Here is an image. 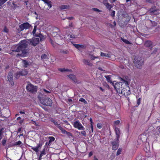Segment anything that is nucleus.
<instances>
[{
    "instance_id": "1",
    "label": "nucleus",
    "mask_w": 160,
    "mask_h": 160,
    "mask_svg": "<svg viewBox=\"0 0 160 160\" xmlns=\"http://www.w3.org/2000/svg\"><path fill=\"white\" fill-rule=\"evenodd\" d=\"M28 45L25 41L22 42L18 46H15L13 50H12L13 52H21V53H18L17 54L16 56H20L21 57H24L27 56L28 51L27 49Z\"/></svg>"
},
{
    "instance_id": "2",
    "label": "nucleus",
    "mask_w": 160,
    "mask_h": 160,
    "mask_svg": "<svg viewBox=\"0 0 160 160\" xmlns=\"http://www.w3.org/2000/svg\"><path fill=\"white\" fill-rule=\"evenodd\" d=\"M120 80L123 81L125 83V87H123L122 90V92L120 93V94H122L125 96H127L129 94L131 93L129 87L128 86V82L127 81H126L125 80L121 78H119Z\"/></svg>"
},
{
    "instance_id": "3",
    "label": "nucleus",
    "mask_w": 160,
    "mask_h": 160,
    "mask_svg": "<svg viewBox=\"0 0 160 160\" xmlns=\"http://www.w3.org/2000/svg\"><path fill=\"white\" fill-rule=\"evenodd\" d=\"M124 83L122 82H117L112 83V85L114 87L115 89L116 90L117 93L120 94V93L122 92V90L124 87L123 85Z\"/></svg>"
},
{
    "instance_id": "4",
    "label": "nucleus",
    "mask_w": 160,
    "mask_h": 160,
    "mask_svg": "<svg viewBox=\"0 0 160 160\" xmlns=\"http://www.w3.org/2000/svg\"><path fill=\"white\" fill-rule=\"evenodd\" d=\"M27 91L31 93H35L37 91V87L32 84L30 82H28V85L26 87Z\"/></svg>"
},
{
    "instance_id": "5",
    "label": "nucleus",
    "mask_w": 160,
    "mask_h": 160,
    "mask_svg": "<svg viewBox=\"0 0 160 160\" xmlns=\"http://www.w3.org/2000/svg\"><path fill=\"white\" fill-rule=\"evenodd\" d=\"M144 59L141 57H138L135 58L134 63L136 67L138 68H141L143 64Z\"/></svg>"
},
{
    "instance_id": "6",
    "label": "nucleus",
    "mask_w": 160,
    "mask_h": 160,
    "mask_svg": "<svg viewBox=\"0 0 160 160\" xmlns=\"http://www.w3.org/2000/svg\"><path fill=\"white\" fill-rule=\"evenodd\" d=\"M49 56L48 52L42 54L41 56V63H42V62L43 63L46 64L49 59Z\"/></svg>"
},
{
    "instance_id": "7",
    "label": "nucleus",
    "mask_w": 160,
    "mask_h": 160,
    "mask_svg": "<svg viewBox=\"0 0 160 160\" xmlns=\"http://www.w3.org/2000/svg\"><path fill=\"white\" fill-rule=\"evenodd\" d=\"M31 26L28 22H25L22 24L19 27V29L20 31H22L24 29H29Z\"/></svg>"
},
{
    "instance_id": "8",
    "label": "nucleus",
    "mask_w": 160,
    "mask_h": 160,
    "mask_svg": "<svg viewBox=\"0 0 160 160\" xmlns=\"http://www.w3.org/2000/svg\"><path fill=\"white\" fill-rule=\"evenodd\" d=\"M41 102L43 105L48 106H51L52 103V100L49 98H47L43 100L41 99Z\"/></svg>"
},
{
    "instance_id": "9",
    "label": "nucleus",
    "mask_w": 160,
    "mask_h": 160,
    "mask_svg": "<svg viewBox=\"0 0 160 160\" xmlns=\"http://www.w3.org/2000/svg\"><path fill=\"white\" fill-rule=\"evenodd\" d=\"M49 29L52 32V35L53 36H55L58 32H60L59 29L55 27H51Z\"/></svg>"
},
{
    "instance_id": "10",
    "label": "nucleus",
    "mask_w": 160,
    "mask_h": 160,
    "mask_svg": "<svg viewBox=\"0 0 160 160\" xmlns=\"http://www.w3.org/2000/svg\"><path fill=\"white\" fill-rule=\"evenodd\" d=\"M30 44L34 46H36L38 44L39 41V39L38 38L33 37L32 39L29 40Z\"/></svg>"
},
{
    "instance_id": "11",
    "label": "nucleus",
    "mask_w": 160,
    "mask_h": 160,
    "mask_svg": "<svg viewBox=\"0 0 160 160\" xmlns=\"http://www.w3.org/2000/svg\"><path fill=\"white\" fill-rule=\"evenodd\" d=\"M73 125L75 128H78L79 130L84 129V127L78 121H76L74 122Z\"/></svg>"
},
{
    "instance_id": "12",
    "label": "nucleus",
    "mask_w": 160,
    "mask_h": 160,
    "mask_svg": "<svg viewBox=\"0 0 160 160\" xmlns=\"http://www.w3.org/2000/svg\"><path fill=\"white\" fill-rule=\"evenodd\" d=\"M8 79L11 85L13 86L14 85V82L13 79V74L12 72H9L8 76Z\"/></svg>"
},
{
    "instance_id": "13",
    "label": "nucleus",
    "mask_w": 160,
    "mask_h": 160,
    "mask_svg": "<svg viewBox=\"0 0 160 160\" xmlns=\"http://www.w3.org/2000/svg\"><path fill=\"white\" fill-rule=\"evenodd\" d=\"M68 77L72 80L75 83H79V81L76 78V76L73 74H70L68 75Z\"/></svg>"
},
{
    "instance_id": "14",
    "label": "nucleus",
    "mask_w": 160,
    "mask_h": 160,
    "mask_svg": "<svg viewBox=\"0 0 160 160\" xmlns=\"http://www.w3.org/2000/svg\"><path fill=\"white\" fill-rule=\"evenodd\" d=\"M111 143L112 145V149L116 150L117 149L119 146V141L115 140L112 142Z\"/></svg>"
},
{
    "instance_id": "15",
    "label": "nucleus",
    "mask_w": 160,
    "mask_h": 160,
    "mask_svg": "<svg viewBox=\"0 0 160 160\" xmlns=\"http://www.w3.org/2000/svg\"><path fill=\"white\" fill-rule=\"evenodd\" d=\"M115 130L116 137L115 140L119 141V138L120 135L121 134L120 130L118 128H116Z\"/></svg>"
},
{
    "instance_id": "16",
    "label": "nucleus",
    "mask_w": 160,
    "mask_h": 160,
    "mask_svg": "<svg viewBox=\"0 0 160 160\" xmlns=\"http://www.w3.org/2000/svg\"><path fill=\"white\" fill-rule=\"evenodd\" d=\"M47 34L45 31H43L41 32V42L44 41L46 38Z\"/></svg>"
},
{
    "instance_id": "17",
    "label": "nucleus",
    "mask_w": 160,
    "mask_h": 160,
    "mask_svg": "<svg viewBox=\"0 0 160 160\" xmlns=\"http://www.w3.org/2000/svg\"><path fill=\"white\" fill-rule=\"evenodd\" d=\"M45 4H46L50 8L52 7V5L51 4V2L49 0H42Z\"/></svg>"
},
{
    "instance_id": "18",
    "label": "nucleus",
    "mask_w": 160,
    "mask_h": 160,
    "mask_svg": "<svg viewBox=\"0 0 160 160\" xmlns=\"http://www.w3.org/2000/svg\"><path fill=\"white\" fill-rule=\"evenodd\" d=\"M148 12L151 15L157 14V10L156 9L152 8L149 10L148 11Z\"/></svg>"
},
{
    "instance_id": "19",
    "label": "nucleus",
    "mask_w": 160,
    "mask_h": 160,
    "mask_svg": "<svg viewBox=\"0 0 160 160\" xmlns=\"http://www.w3.org/2000/svg\"><path fill=\"white\" fill-rule=\"evenodd\" d=\"M37 29V26H34V28L32 32V33L33 36L36 37H38L40 38V33H38V34H36V31Z\"/></svg>"
},
{
    "instance_id": "20",
    "label": "nucleus",
    "mask_w": 160,
    "mask_h": 160,
    "mask_svg": "<svg viewBox=\"0 0 160 160\" xmlns=\"http://www.w3.org/2000/svg\"><path fill=\"white\" fill-rule=\"evenodd\" d=\"M144 45L146 47L152 48V42L150 41H147L145 42Z\"/></svg>"
},
{
    "instance_id": "21",
    "label": "nucleus",
    "mask_w": 160,
    "mask_h": 160,
    "mask_svg": "<svg viewBox=\"0 0 160 160\" xmlns=\"http://www.w3.org/2000/svg\"><path fill=\"white\" fill-rule=\"evenodd\" d=\"M82 62L85 64L89 66H92V63L90 62V61L88 60L84 59L83 60Z\"/></svg>"
},
{
    "instance_id": "22",
    "label": "nucleus",
    "mask_w": 160,
    "mask_h": 160,
    "mask_svg": "<svg viewBox=\"0 0 160 160\" xmlns=\"http://www.w3.org/2000/svg\"><path fill=\"white\" fill-rule=\"evenodd\" d=\"M19 72L21 76H25L28 74V72L25 69L22 70Z\"/></svg>"
},
{
    "instance_id": "23",
    "label": "nucleus",
    "mask_w": 160,
    "mask_h": 160,
    "mask_svg": "<svg viewBox=\"0 0 160 160\" xmlns=\"http://www.w3.org/2000/svg\"><path fill=\"white\" fill-rule=\"evenodd\" d=\"M40 147V144L39 143L38 146L34 147H30L33 150L36 152H38V148Z\"/></svg>"
},
{
    "instance_id": "24",
    "label": "nucleus",
    "mask_w": 160,
    "mask_h": 160,
    "mask_svg": "<svg viewBox=\"0 0 160 160\" xmlns=\"http://www.w3.org/2000/svg\"><path fill=\"white\" fill-rule=\"evenodd\" d=\"M105 77L106 78L107 81L108 82H109L111 83H112V85L113 83H114V82H116V81H114L113 82L111 80V77L110 75L105 76Z\"/></svg>"
},
{
    "instance_id": "25",
    "label": "nucleus",
    "mask_w": 160,
    "mask_h": 160,
    "mask_svg": "<svg viewBox=\"0 0 160 160\" xmlns=\"http://www.w3.org/2000/svg\"><path fill=\"white\" fill-rule=\"evenodd\" d=\"M57 38L58 39V41H57V42L58 43H60L61 42V41H62L64 40V38L62 37H61L59 35H58L57 36Z\"/></svg>"
},
{
    "instance_id": "26",
    "label": "nucleus",
    "mask_w": 160,
    "mask_h": 160,
    "mask_svg": "<svg viewBox=\"0 0 160 160\" xmlns=\"http://www.w3.org/2000/svg\"><path fill=\"white\" fill-rule=\"evenodd\" d=\"M105 6L107 8L109 9V11H112L111 8L112 7V6L111 4H110L109 3H108Z\"/></svg>"
},
{
    "instance_id": "27",
    "label": "nucleus",
    "mask_w": 160,
    "mask_h": 160,
    "mask_svg": "<svg viewBox=\"0 0 160 160\" xmlns=\"http://www.w3.org/2000/svg\"><path fill=\"white\" fill-rule=\"evenodd\" d=\"M100 55L102 57L104 56L108 58H110V55L109 54L105 53L102 52H101Z\"/></svg>"
},
{
    "instance_id": "28",
    "label": "nucleus",
    "mask_w": 160,
    "mask_h": 160,
    "mask_svg": "<svg viewBox=\"0 0 160 160\" xmlns=\"http://www.w3.org/2000/svg\"><path fill=\"white\" fill-rule=\"evenodd\" d=\"M22 62L23 63L24 67L25 68L28 67V66L29 65L28 62L26 60H23Z\"/></svg>"
},
{
    "instance_id": "29",
    "label": "nucleus",
    "mask_w": 160,
    "mask_h": 160,
    "mask_svg": "<svg viewBox=\"0 0 160 160\" xmlns=\"http://www.w3.org/2000/svg\"><path fill=\"white\" fill-rule=\"evenodd\" d=\"M58 128L61 130L62 132L63 133H68V132L66 131L65 130H64L63 128H62L60 126H58Z\"/></svg>"
},
{
    "instance_id": "30",
    "label": "nucleus",
    "mask_w": 160,
    "mask_h": 160,
    "mask_svg": "<svg viewBox=\"0 0 160 160\" xmlns=\"http://www.w3.org/2000/svg\"><path fill=\"white\" fill-rule=\"evenodd\" d=\"M51 43L53 47L55 48H58V46L59 45L57 43H56L52 41L51 40Z\"/></svg>"
},
{
    "instance_id": "31",
    "label": "nucleus",
    "mask_w": 160,
    "mask_h": 160,
    "mask_svg": "<svg viewBox=\"0 0 160 160\" xmlns=\"http://www.w3.org/2000/svg\"><path fill=\"white\" fill-rule=\"evenodd\" d=\"M17 120L18 121H19L18 122L21 124H22L24 122V120L22 119L20 117H18V118L17 119Z\"/></svg>"
},
{
    "instance_id": "32",
    "label": "nucleus",
    "mask_w": 160,
    "mask_h": 160,
    "mask_svg": "<svg viewBox=\"0 0 160 160\" xmlns=\"http://www.w3.org/2000/svg\"><path fill=\"white\" fill-rule=\"evenodd\" d=\"M68 7V6L67 5H62L60 7V8L61 9H67Z\"/></svg>"
},
{
    "instance_id": "33",
    "label": "nucleus",
    "mask_w": 160,
    "mask_h": 160,
    "mask_svg": "<svg viewBox=\"0 0 160 160\" xmlns=\"http://www.w3.org/2000/svg\"><path fill=\"white\" fill-rule=\"evenodd\" d=\"M49 143L51 142H52L54 141L55 140V138L53 137H49Z\"/></svg>"
},
{
    "instance_id": "34",
    "label": "nucleus",
    "mask_w": 160,
    "mask_h": 160,
    "mask_svg": "<svg viewBox=\"0 0 160 160\" xmlns=\"http://www.w3.org/2000/svg\"><path fill=\"white\" fill-rule=\"evenodd\" d=\"M122 39L123 42H124V43H126L127 44H131V43L128 40H127L126 39H122Z\"/></svg>"
},
{
    "instance_id": "35",
    "label": "nucleus",
    "mask_w": 160,
    "mask_h": 160,
    "mask_svg": "<svg viewBox=\"0 0 160 160\" xmlns=\"http://www.w3.org/2000/svg\"><path fill=\"white\" fill-rule=\"evenodd\" d=\"M43 90L44 92L45 93L48 94V93H50V90L48 89V90H47L45 89H43Z\"/></svg>"
},
{
    "instance_id": "36",
    "label": "nucleus",
    "mask_w": 160,
    "mask_h": 160,
    "mask_svg": "<svg viewBox=\"0 0 160 160\" xmlns=\"http://www.w3.org/2000/svg\"><path fill=\"white\" fill-rule=\"evenodd\" d=\"M60 52L62 53L67 54L68 52V51L67 50H60Z\"/></svg>"
},
{
    "instance_id": "37",
    "label": "nucleus",
    "mask_w": 160,
    "mask_h": 160,
    "mask_svg": "<svg viewBox=\"0 0 160 160\" xmlns=\"http://www.w3.org/2000/svg\"><path fill=\"white\" fill-rule=\"evenodd\" d=\"M21 76L19 72H18L15 74V77L16 78L18 79L19 77Z\"/></svg>"
},
{
    "instance_id": "38",
    "label": "nucleus",
    "mask_w": 160,
    "mask_h": 160,
    "mask_svg": "<svg viewBox=\"0 0 160 160\" xmlns=\"http://www.w3.org/2000/svg\"><path fill=\"white\" fill-rule=\"evenodd\" d=\"M22 143V142L20 141H18L17 142H15L14 145L15 146H19L20 144Z\"/></svg>"
},
{
    "instance_id": "39",
    "label": "nucleus",
    "mask_w": 160,
    "mask_h": 160,
    "mask_svg": "<svg viewBox=\"0 0 160 160\" xmlns=\"http://www.w3.org/2000/svg\"><path fill=\"white\" fill-rule=\"evenodd\" d=\"M115 12V11L113 10L112 11V12H111L110 14V15L112 17V18L114 17Z\"/></svg>"
},
{
    "instance_id": "40",
    "label": "nucleus",
    "mask_w": 160,
    "mask_h": 160,
    "mask_svg": "<svg viewBox=\"0 0 160 160\" xmlns=\"http://www.w3.org/2000/svg\"><path fill=\"white\" fill-rule=\"evenodd\" d=\"M150 22L153 26H157V23L155 21H152L151 20L150 21Z\"/></svg>"
},
{
    "instance_id": "41",
    "label": "nucleus",
    "mask_w": 160,
    "mask_h": 160,
    "mask_svg": "<svg viewBox=\"0 0 160 160\" xmlns=\"http://www.w3.org/2000/svg\"><path fill=\"white\" fill-rule=\"evenodd\" d=\"M6 139H3L2 140V144L3 146H5L6 145Z\"/></svg>"
},
{
    "instance_id": "42",
    "label": "nucleus",
    "mask_w": 160,
    "mask_h": 160,
    "mask_svg": "<svg viewBox=\"0 0 160 160\" xmlns=\"http://www.w3.org/2000/svg\"><path fill=\"white\" fill-rule=\"evenodd\" d=\"M122 151V149L121 148H119L117 152V155H119L121 153Z\"/></svg>"
},
{
    "instance_id": "43",
    "label": "nucleus",
    "mask_w": 160,
    "mask_h": 160,
    "mask_svg": "<svg viewBox=\"0 0 160 160\" xmlns=\"http://www.w3.org/2000/svg\"><path fill=\"white\" fill-rule=\"evenodd\" d=\"M79 101L81 102H83L85 104L87 103V102L83 98H81L79 100Z\"/></svg>"
},
{
    "instance_id": "44",
    "label": "nucleus",
    "mask_w": 160,
    "mask_h": 160,
    "mask_svg": "<svg viewBox=\"0 0 160 160\" xmlns=\"http://www.w3.org/2000/svg\"><path fill=\"white\" fill-rule=\"evenodd\" d=\"M75 47L78 48H79L81 47L82 45L79 44H75L74 45Z\"/></svg>"
},
{
    "instance_id": "45",
    "label": "nucleus",
    "mask_w": 160,
    "mask_h": 160,
    "mask_svg": "<svg viewBox=\"0 0 160 160\" xmlns=\"http://www.w3.org/2000/svg\"><path fill=\"white\" fill-rule=\"evenodd\" d=\"M92 10L94 11H95V12H100V10H99L98 9V8H93L92 9Z\"/></svg>"
},
{
    "instance_id": "46",
    "label": "nucleus",
    "mask_w": 160,
    "mask_h": 160,
    "mask_svg": "<svg viewBox=\"0 0 160 160\" xmlns=\"http://www.w3.org/2000/svg\"><path fill=\"white\" fill-rule=\"evenodd\" d=\"M114 123L116 124V125H118L120 123V121L118 120L114 122Z\"/></svg>"
},
{
    "instance_id": "47",
    "label": "nucleus",
    "mask_w": 160,
    "mask_h": 160,
    "mask_svg": "<svg viewBox=\"0 0 160 160\" xmlns=\"http://www.w3.org/2000/svg\"><path fill=\"white\" fill-rule=\"evenodd\" d=\"M58 70L62 72H65V68H59Z\"/></svg>"
},
{
    "instance_id": "48",
    "label": "nucleus",
    "mask_w": 160,
    "mask_h": 160,
    "mask_svg": "<svg viewBox=\"0 0 160 160\" xmlns=\"http://www.w3.org/2000/svg\"><path fill=\"white\" fill-rule=\"evenodd\" d=\"M3 30L6 33H8V30L6 27H4Z\"/></svg>"
},
{
    "instance_id": "49",
    "label": "nucleus",
    "mask_w": 160,
    "mask_h": 160,
    "mask_svg": "<svg viewBox=\"0 0 160 160\" xmlns=\"http://www.w3.org/2000/svg\"><path fill=\"white\" fill-rule=\"evenodd\" d=\"M81 134L83 136H85L86 135V133L84 131H81Z\"/></svg>"
},
{
    "instance_id": "50",
    "label": "nucleus",
    "mask_w": 160,
    "mask_h": 160,
    "mask_svg": "<svg viewBox=\"0 0 160 160\" xmlns=\"http://www.w3.org/2000/svg\"><path fill=\"white\" fill-rule=\"evenodd\" d=\"M97 126L99 128H100L102 127V125L100 123H98L97 124Z\"/></svg>"
},
{
    "instance_id": "51",
    "label": "nucleus",
    "mask_w": 160,
    "mask_h": 160,
    "mask_svg": "<svg viewBox=\"0 0 160 160\" xmlns=\"http://www.w3.org/2000/svg\"><path fill=\"white\" fill-rule=\"evenodd\" d=\"M46 154V153L45 152L44 150L41 153V157L42 156Z\"/></svg>"
},
{
    "instance_id": "52",
    "label": "nucleus",
    "mask_w": 160,
    "mask_h": 160,
    "mask_svg": "<svg viewBox=\"0 0 160 160\" xmlns=\"http://www.w3.org/2000/svg\"><path fill=\"white\" fill-rule=\"evenodd\" d=\"M32 123L35 124L36 126H38V124L37 123L36 121L32 120Z\"/></svg>"
},
{
    "instance_id": "53",
    "label": "nucleus",
    "mask_w": 160,
    "mask_h": 160,
    "mask_svg": "<svg viewBox=\"0 0 160 160\" xmlns=\"http://www.w3.org/2000/svg\"><path fill=\"white\" fill-rule=\"evenodd\" d=\"M108 1L107 0H104L103 1V3L104 5H106L107 3H108Z\"/></svg>"
},
{
    "instance_id": "54",
    "label": "nucleus",
    "mask_w": 160,
    "mask_h": 160,
    "mask_svg": "<svg viewBox=\"0 0 160 160\" xmlns=\"http://www.w3.org/2000/svg\"><path fill=\"white\" fill-rule=\"evenodd\" d=\"M90 59L92 60H94V56H93L92 55H90Z\"/></svg>"
},
{
    "instance_id": "55",
    "label": "nucleus",
    "mask_w": 160,
    "mask_h": 160,
    "mask_svg": "<svg viewBox=\"0 0 160 160\" xmlns=\"http://www.w3.org/2000/svg\"><path fill=\"white\" fill-rule=\"evenodd\" d=\"M145 2H148L150 3H152V0H146Z\"/></svg>"
},
{
    "instance_id": "56",
    "label": "nucleus",
    "mask_w": 160,
    "mask_h": 160,
    "mask_svg": "<svg viewBox=\"0 0 160 160\" xmlns=\"http://www.w3.org/2000/svg\"><path fill=\"white\" fill-rule=\"evenodd\" d=\"M53 122L56 125H58V126H60L59 124H58L57 123V122L56 121H55V120H53Z\"/></svg>"
},
{
    "instance_id": "57",
    "label": "nucleus",
    "mask_w": 160,
    "mask_h": 160,
    "mask_svg": "<svg viewBox=\"0 0 160 160\" xmlns=\"http://www.w3.org/2000/svg\"><path fill=\"white\" fill-rule=\"evenodd\" d=\"M67 18L69 20H72V19H74V18L73 17H67Z\"/></svg>"
},
{
    "instance_id": "58",
    "label": "nucleus",
    "mask_w": 160,
    "mask_h": 160,
    "mask_svg": "<svg viewBox=\"0 0 160 160\" xmlns=\"http://www.w3.org/2000/svg\"><path fill=\"white\" fill-rule=\"evenodd\" d=\"M140 98H139L137 101V103L138 105H139L140 103Z\"/></svg>"
},
{
    "instance_id": "59",
    "label": "nucleus",
    "mask_w": 160,
    "mask_h": 160,
    "mask_svg": "<svg viewBox=\"0 0 160 160\" xmlns=\"http://www.w3.org/2000/svg\"><path fill=\"white\" fill-rule=\"evenodd\" d=\"M69 27H72L73 26V23L72 22H71V23H70L69 25Z\"/></svg>"
},
{
    "instance_id": "60",
    "label": "nucleus",
    "mask_w": 160,
    "mask_h": 160,
    "mask_svg": "<svg viewBox=\"0 0 160 160\" xmlns=\"http://www.w3.org/2000/svg\"><path fill=\"white\" fill-rule=\"evenodd\" d=\"M21 130H22V128H18V132H20L21 131Z\"/></svg>"
},
{
    "instance_id": "61",
    "label": "nucleus",
    "mask_w": 160,
    "mask_h": 160,
    "mask_svg": "<svg viewBox=\"0 0 160 160\" xmlns=\"http://www.w3.org/2000/svg\"><path fill=\"white\" fill-rule=\"evenodd\" d=\"M19 112L20 114H25V112L24 111H20Z\"/></svg>"
},
{
    "instance_id": "62",
    "label": "nucleus",
    "mask_w": 160,
    "mask_h": 160,
    "mask_svg": "<svg viewBox=\"0 0 160 160\" xmlns=\"http://www.w3.org/2000/svg\"><path fill=\"white\" fill-rule=\"evenodd\" d=\"M92 152H90L89 154V157H90L91 156H92Z\"/></svg>"
},
{
    "instance_id": "63",
    "label": "nucleus",
    "mask_w": 160,
    "mask_h": 160,
    "mask_svg": "<svg viewBox=\"0 0 160 160\" xmlns=\"http://www.w3.org/2000/svg\"><path fill=\"white\" fill-rule=\"evenodd\" d=\"M99 88L102 91V92H104V90L101 87H99Z\"/></svg>"
},
{
    "instance_id": "64",
    "label": "nucleus",
    "mask_w": 160,
    "mask_h": 160,
    "mask_svg": "<svg viewBox=\"0 0 160 160\" xmlns=\"http://www.w3.org/2000/svg\"><path fill=\"white\" fill-rule=\"evenodd\" d=\"M71 70L70 69H66L65 68V72H68V71H70Z\"/></svg>"
}]
</instances>
